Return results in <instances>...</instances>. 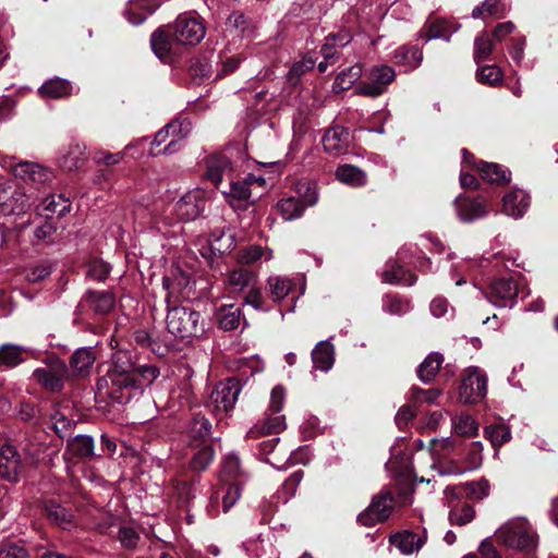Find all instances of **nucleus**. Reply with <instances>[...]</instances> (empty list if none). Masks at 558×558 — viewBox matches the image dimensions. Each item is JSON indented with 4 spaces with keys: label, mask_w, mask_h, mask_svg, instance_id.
<instances>
[{
    "label": "nucleus",
    "mask_w": 558,
    "mask_h": 558,
    "mask_svg": "<svg viewBox=\"0 0 558 558\" xmlns=\"http://www.w3.org/2000/svg\"><path fill=\"white\" fill-rule=\"evenodd\" d=\"M187 279L181 276L178 280L169 277L162 279V287L167 290V330L177 338H198L205 332V319L202 314L190 305H175L172 298L177 286L187 284Z\"/></svg>",
    "instance_id": "1"
},
{
    "label": "nucleus",
    "mask_w": 558,
    "mask_h": 558,
    "mask_svg": "<svg viewBox=\"0 0 558 558\" xmlns=\"http://www.w3.org/2000/svg\"><path fill=\"white\" fill-rule=\"evenodd\" d=\"M142 393V385L133 375L106 373L96 383V398L110 400L118 404H126Z\"/></svg>",
    "instance_id": "2"
},
{
    "label": "nucleus",
    "mask_w": 558,
    "mask_h": 558,
    "mask_svg": "<svg viewBox=\"0 0 558 558\" xmlns=\"http://www.w3.org/2000/svg\"><path fill=\"white\" fill-rule=\"evenodd\" d=\"M495 535L497 541L509 549L529 554L537 546V534L524 518L507 521Z\"/></svg>",
    "instance_id": "3"
},
{
    "label": "nucleus",
    "mask_w": 558,
    "mask_h": 558,
    "mask_svg": "<svg viewBox=\"0 0 558 558\" xmlns=\"http://www.w3.org/2000/svg\"><path fill=\"white\" fill-rule=\"evenodd\" d=\"M395 78L396 72L391 66L386 64L373 65L365 70L363 80L354 88V94L377 98L387 92L388 86Z\"/></svg>",
    "instance_id": "4"
},
{
    "label": "nucleus",
    "mask_w": 558,
    "mask_h": 558,
    "mask_svg": "<svg viewBox=\"0 0 558 558\" xmlns=\"http://www.w3.org/2000/svg\"><path fill=\"white\" fill-rule=\"evenodd\" d=\"M253 183L264 184L265 180L263 178H256L252 174H248L243 180H239L236 177H234L232 180L221 186L219 191L223 195L227 203L234 210H245L252 205L251 185Z\"/></svg>",
    "instance_id": "5"
},
{
    "label": "nucleus",
    "mask_w": 558,
    "mask_h": 558,
    "mask_svg": "<svg viewBox=\"0 0 558 558\" xmlns=\"http://www.w3.org/2000/svg\"><path fill=\"white\" fill-rule=\"evenodd\" d=\"M33 377L46 390L59 392L70 377V372L64 361L53 357L46 366L36 368Z\"/></svg>",
    "instance_id": "6"
},
{
    "label": "nucleus",
    "mask_w": 558,
    "mask_h": 558,
    "mask_svg": "<svg viewBox=\"0 0 558 558\" xmlns=\"http://www.w3.org/2000/svg\"><path fill=\"white\" fill-rule=\"evenodd\" d=\"M205 37V26L193 14H182L174 22L172 40L181 45H196Z\"/></svg>",
    "instance_id": "7"
},
{
    "label": "nucleus",
    "mask_w": 558,
    "mask_h": 558,
    "mask_svg": "<svg viewBox=\"0 0 558 558\" xmlns=\"http://www.w3.org/2000/svg\"><path fill=\"white\" fill-rule=\"evenodd\" d=\"M487 393V377L484 371L471 366L465 371L459 389V397L464 403H476Z\"/></svg>",
    "instance_id": "8"
},
{
    "label": "nucleus",
    "mask_w": 558,
    "mask_h": 558,
    "mask_svg": "<svg viewBox=\"0 0 558 558\" xmlns=\"http://www.w3.org/2000/svg\"><path fill=\"white\" fill-rule=\"evenodd\" d=\"M520 295V281L514 278L494 280L486 293L487 300L497 307H513Z\"/></svg>",
    "instance_id": "9"
},
{
    "label": "nucleus",
    "mask_w": 558,
    "mask_h": 558,
    "mask_svg": "<svg viewBox=\"0 0 558 558\" xmlns=\"http://www.w3.org/2000/svg\"><path fill=\"white\" fill-rule=\"evenodd\" d=\"M395 506V499L390 492L383 490L375 496L363 512L357 517V521L365 526H373L389 518Z\"/></svg>",
    "instance_id": "10"
},
{
    "label": "nucleus",
    "mask_w": 558,
    "mask_h": 558,
    "mask_svg": "<svg viewBox=\"0 0 558 558\" xmlns=\"http://www.w3.org/2000/svg\"><path fill=\"white\" fill-rule=\"evenodd\" d=\"M206 198L202 190H192L185 193L172 207L171 211L178 221H192L205 210Z\"/></svg>",
    "instance_id": "11"
},
{
    "label": "nucleus",
    "mask_w": 558,
    "mask_h": 558,
    "mask_svg": "<svg viewBox=\"0 0 558 558\" xmlns=\"http://www.w3.org/2000/svg\"><path fill=\"white\" fill-rule=\"evenodd\" d=\"M13 174L26 184L39 190L50 183L54 172L37 162L20 161L12 167Z\"/></svg>",
    "instance_id": "12"
},
{
    "label": "nucleus",
    "mask_w": 558,
    "mask_h": 558,
    "mask_svg": "<svg viewBox=\"0 0 558 558\" xmlns=\"http://www.w3.org/2000/svg\"><path fill=\"white\" fill-rule=\"evenodd\" d=\"M411 250V247L401 248L397 253L395 260L390 259L386 263V268L381 275L384 282L409 287L414 284L416 277L404 268V265L408 264L407 259L409 258Z\"/></svg>",
    "instance_id": "13"
},
{
    "label": "nucleus",
    "mask_w": 558,
    "mask_h": 558,
    "mask_svg": "<svg viewBox=\"0 0 558 558\" xmlns=\"http://www.w3.org/2000/svg\"><path fill=\"white\" fill-rule=\"evenodd\" d=\"M243 481L236 480L234 482H221L218 489L210 496L207 511L209 515L216 517L218 514V506L221 499L223 512H228L239 500L241 496V485Z\"/></svg>",
    "instance_id": "14"
},
{
    "label": "nucleus",
    "mask_w": 558,
    "mask_h": 558,
    "mask_svg": "<svg viewBox=\"0 0 558 558\" xmlns=\"http://www.w3.org/2000/svg\"><path fill=\"white\" fill-rule=\"evenodd\" d=\"M31 207V197L21 187H5L0 183V215H22Z\"/></svg>",
    "instance_id": "15"
},
{
    "label": "nucleus",
    "mask_w": 558,
    "mask_h": 558,
    "mask_svg": "<svg viewBox=\"0 0 558 558\" xmlns=\"http://www.w3.org/2000/svg\"><path fill=\"white\" fill-rule=\"evenodd\" d=\"M241 392V384L236 378H228L219 383L210 395L211 403L218 412H228L233 409Z\"/></svg>",
    "instance_id": "16"
},
{
    "label": "nucleus",
    "mask_w": 558,
    "mask_h": 558,
    "mask_svg": "<svg viewBox=\"0 0 558 558\" xmlns=\"http://www.w3.org/2000/svg\"><path fill=\"white\" fill-rule=\"evenodd\" d=\"M302 187H305L306 190L302 201L295 197H288L278 202L277 208L284 220H294L300 218L305 207L313 206L317 203L318 195L315 187L307 184H303Z\"/></svg>",
    "instance_id": "17"
},
{
    "label": "nucleus",
    "mask_w": 558,
    "mask_h": 558,
    "mask_svg": "<svg viewBox=\"0 0 558 558\" xmlns=\"http://www.w3.org/2000/svg\"><path fill=\"white\" fill-rule=\"evenodd\" d=\"M24 470L25 466L17 449L13 445H3L0 448V476L10 483H16Z\"/></svg>",
    "instance_id": "18"
},
{
    "label": "nucleus",
    "mask_w": 558,
    "mask_h": 558,
    "mask_svg": "<svg viewBox=\"0 0 558 558\" xmlns=\"http://www.w3.org/2000/svg\"><path fill=\"white\" fill-rule=\"evenodd\" d=\"M454 206L459 219L463 222H473L486 217L489 213L487 199L483 196L464 197L458 196Z\"/></svg>",
    "instance_id": "19"
},
{
    "label": "nucleus",
    "mask_w": 558,
    "mask_h": 558,
    "mask_svg": "<svg viewBox=\"0 0 558 558\" xmlns=\"http://www.w3.org/2000/svg\"><path fill=\"white\" fill-rule=\"evenodd\" d=\"M206 178L219 190L235 177L230 159L223 154H215L207 159Z\"/></svg>",
    "instance_id": "20"
},
{
    "label": "nucleus",
    "mask_w": 558,
    "mask_h": 558,
    "mask_svg": "<svg viewBox=\"0 0 558 558\" xmlns=\"http://www.w3.org/2000/svg\"><path fill=\"white\" fill-rule=\"evenodd\" d=\"M168 130H170V142L162 148V150H149L150 156L158 155H170L181 148L180 142L185 138L191 130L192 124L187 119H174L168 123Z\"/></svg>",
    "instance_id": "21"
},
{
    "label": "nucleus",
    "mask_w": 558,
    "mask_h": 558,
    "mask_svg": "<svg viewBox=\"0 0 558 558\" xmlns=\"http://www.w3.org/2000/svg\"><path fill=\"white\" fill-rule=\"evenodd\" d=\"M530 206L529 194L520 189H514L502 198V213L514 219L523 217Z\"/></svg>",
    "instance_id": "22"
},
{
    "label": "nucleus",
    "mask_w": 558,
    "mask_h": 558,
    "mask_svg": "<svg viewBox=\"0 0 558 558\" xmlns=\"http://www.w3.org/2000/svg\"><path fill=\"white\" fill-rule=\"evenodd\" d=\"M462 488L458 487H447L445 490V494L449 500L450 506V512H449V520L451 524L454 525H465L466 523L471 522L474 519L475 512L471 505L463 504L461 507H457L452 504L453 497H457L459 494H461Z\"/></svg>",
    "instance_id": "23"
},
{
    "label": "nucleus",
    "mask_w": 558,
    "mask_h": 558,
    "mask_svg": "<svg viewBox=\"0 0 558 558\" xmlns=\"http://www.w3.org/2000/svg\"><path fill=\"white\" fill-rule=\"evenodd\" d=\"M350 141V133L347 129L335 126L325 133L323 146L327 153L338 155L347 151Z\"/></svg>",
    "instance_id": "24"
},
{
    "label": "nucleus",
    "mask_w": 558,
    "mask_h": 558,
    "mask_svg": "<svg viewBox=\"0 0 558 558\" xmlns=\"http://www.w3.org/2000/svg\"><path fill=\"white\" fill-rule=\"evenodd\" d=\"M159 4V0H130L123 14L131 24L140 25Z\"/></svg>",
    "instance_id": "25"
},
{
    "label": "nucleus",
    "mask_w": 558,
    "mask_h": 558,
    "mask_svg": "<svg viewBox=\"0 0 558 558\" xmlns=\"http://www.w3.org/2000/svg\"><path fill=\"white\" fill-rule=\"evenodd\" d=\"M389 541L402 554L411 555L423 547L426 542V535L425 531H423L422 535L411 531H403L391 535Z\"/></svg>",
    "instance_id": "26"
},
{
    "label": "nucleus",
    "mask_w": 558,
    "mask_h": 558,
    "mask_svg": "<svg viewBox=\"0 0 558 558\" xmlns=\"http://www.w3.org/2000/svg\"><path fill=\"white\" fill-rule=\"evenodd\" d=\"M391 59L396 65L403 66L404 71H411L421 64L423 53L415 46H400L393 51Z\"/></svg>",
    "instance_id": "27"
},
{
    "label": "nucleus",
    "mask_w": 558,
    "mask_h": 558,
    "mask_svg": "<svg viewBox=\"0 0 558 558\" xmlns=\"http://www.w3.org/2000/svg\"><path fill=\"white\" fill-rule=\"evenodd\" d=\"M96 355L92 348L77 349L70 359V366L74 375L85 377L92 372Z\"/></svg>",
    "instance_id": "28"
},
{
    "label": "nucleus",
    "mask_w": 558,
    "mask_h": 558,
    "mask_svg": "<svg viewBox=\"0 0 558 558\" xmlns=\"http://www.w3.org/2000/svg\"><path fill=\"white\" fill-rule=\"evenodd\" d=\"M312 362L315 369L328 372L335 363V349L328 340L320 341L312 351Z\"/></svg>",
    "instance_id": "29"
},
{
    "label": "nucleus",
    "mask_w": 558,
    "mask_h": 558,
    "mask_svg": "<svg viewBox=\"0 0 558 558\" xmlns=\"http://www.w3.org/2000/svg\"><path fill=\"white\" fill-rule=\"evenodd\" d=\"M85 160V147L80 144H71L62 150L58 162L62 170L70 172L77 170Z\"/></svg>",
    "instance_id": "30"
},
{
    "label": "nucleus",
    "mask_w": 558,
    "mask_h": 558,
    "mask_svg": "<svg viewBox=\"0 0 558 558\" xmlns=\"http://www.w3.org/2000/svg\"><path fill=\"white\" fill-rule=\"evenodd\" d=\"M22 449L26 461L32 465H37L44 460L47 445L40 439V435H27L23 441Z\"/></svg>",
    "instance_id": "31"
},
{
    "label": "nucleus",
    "mask_w": 558,
    "mask_h": 558,
    "mask_svg": "<svg viewBox=\"0 0 558 558\" xmlns=\"http://www.w3.org/2000/svg\"><path fill=\"white\" fill-rule=\"evenodd\" d=\"M257 283V277L253 271L246 269H234L229 272L227 287L230 292L240 293L251 286Z\"/></svg>",
    "instance_id": "32"
},
{
    "label": "nucleus",
    "mask_w": 558,
    "mask_h": 558,
    "mask_svg": "<svg viewBox=\"0 0 558 558\" xmlns=\"http://www.w3.org/2000/svg\"><path fill=\"white\" fill-rule=\"evenodd\" d=\"M459 25L446 20H435L426 24L425 40L445 39L449 41L450 36L457 32Z\"/></svg>",
    "instance_id": "33"
},
{
    "label": "nucleus",
    "mask_w": 558,
    "mask_h": 558,
    "mask_svg": "<svg viewBox=\"0 0 558 558\" xmlns=\"http://www.w3.org/2000/svg\"><path fill=\"white\" fill-rule=\"evenodd\" d=\"M38 93L41 97L45 98H63L72 93V85L68 80L56 77L44 83Z\"/></svg>",
    "instance_id": "34"
},
{
    "label": "nucleus",
    "mask_w": 558,
    "mask_h": 558,
    "mask_svg": "<svg viewBox=\"0 0 558 558\" xmlns=\"http://www.w3.org/2000/svg\"><path fill=\"white\" fill-rule=\"evenodd\" d=\"M481 178L489 183L505 184L510 181V171L498 163L477 162Z\"/></svg>",
    "instance_id": "35"
},
{
    "label": "nucleus",
    "mask_w": 558,
    "mask_h": 558,
    "mask_svg": "<svg viewBox=\"0 0 558 558\" xmlns=\"http://www.w3.org/2000/svg\"><path fill=\"white\" fill-rule=\"evenodd\" d=\"M293 287V281L287 277L270 276L267 279L268 294L274 302L283 300L287 295H289Z\"/></svg>",
    "instance_id": "36"
},
{
    "label": "nucleus",
    "mask_w": 558,
    "mask_h": 558,
    "mask_svg": "<svg viewBox=\"0 0 558 558\" xmlns=\"http://www.w3.org/2000/svg\"><path fill=\"white\" fill-rule=\"evenodd\" d=\"M363 68L360 63H355L348 69L341 71L332 85L336 93L348 90L351 88L362 76Z\"/></svg>",
    "instance_id": "37"
},
{
    "label": "nucleus",
    "mask_w": 558,
    "mask_h": 558,
    "mask_svg": "<svg viewBox=\"0 0 558 558\" xmlns=\"http://www.w3.org/2000/svg\"><path fill=\"white\" fill-rule=\"evenodd\" d=\"M85 300L97 314H107L114 305V298L108 291H88Z\"/></svg>",
    "instance_id": "38"
},
{
    "label": "nucleus",
    "mask_w": 558,
    "mask_h": 558,
    "mask_svg": "<svg viewBox=\"0 0 558 558\" xmlns=\"http://www.w3.org/2000/svg\"><path fill=\"white\" fill-rule=\"evenodd\" d=\"M337 179L352 187H359L366 184V174L360 168L352 165H343L336 170Z\"/></svg>",
    "instance_id": "39"
},
{
    "label": "nucleus",
    "mask_w": 558,
    "mask_h": 558,
    "mask_svg": "<svg viewBox=\"0 0 558 558\" xmlns=\"http://www.w3.org/2000/svg\"><path fill=\"white\" fill-rule=\"evenodd\" d=\"M135 367L129 351L117 350L111 356V365L107 373L133 375Z\"/></svg>",
    "instance_id": "40"
},
{
    "label": "nucleus",
    "mask_w": 558,
    "mask_h": 558,
    "mask_svg": "<svg viewBox=\"0 0 558 558\" xmlns=\"http://www.w3.org/2000/svg\"><path fill=\"white\" fill-rule=\"evenodd\" d=\"M41 206L47 217L50 215L62 217L70 211L71 202L62 194H51L43 201Z\"/></svg>",
    "instance_id": "41"
},
{
    "label": "nucleus",
    "mask_w": 558,
    "mask_h": 558,
    "mask_svg": "<svg viewBox=\"0 0 558 558\" xmlns=\"http://www.w3.org/2000/svg\"><path fill=\"white\" fill-rule=\"evenodd\" d=\"M68 446L71 452L81 459H90L95 456V442L92 436L76 435Z\"/></svg>",
    "instance_id": "42"
},
{
    "label": "nucleus",
    "mask_w": 558,
    "mask_h": 558,
    "mask_svg": "<svg viewBox=\"0 0 558 558\" xmlns=\"http://www.w3.org/2000/svg\"><path fill=\"white\" fill-rule=\"evenodd\" d=\"M46 514L51 523L64 530H68L72 526L73 514L70 510H68L61 505H58L56 502L48 504L46 507Z\"/></svg>",
    "instance_id": "43"
},
{
    "label": "nucleus",
    "mask_w": 558,
    "mask_h": 558,
    "mask_svg": "<svg viewBox=\"0 0 558 558\" xmlns=\"http://www.w3.org/2000/svg\"><path fill=\"white\" fill-rule=\"evenodd\" d=\"M442 361V355L439 353L427 355L417 369L420 379L425 384L430 383L440 369Z\"/></svg>",
    "instance_id": "44"
},
{
    "label": "nucleus",
    "mask_w": 558,
    "mask_h": 558,
    "mask_svg": "<svg viewBox=\"0 0 558 558\" xmlns=\"http://www.w3.org/2000/svg\"><path fill=\"white\" fill-rule=\"evenodd\" d=\"M217 318L221 329L233 330L240 325V308L234 305L222 306L217 313Z\"/></svg>",
    "instance_id": "45"
},
{
    "label": "nucleus",
    "mask_w": 558,
    "mask_h": 558,
    "mask_svg": "<svg viewBox=\"0 0 558 558\" xmlns=\"http://www.w3.org/2000/svg\"><path fill=\"white\" fill-rule=\"evenodd\" d=\"M25 350L22 347L5 343L0 347V368L4 367H14L19 365L22 361V353Z\"/></svg>",
    "instance_id": "46"
},
{
    "label": "nucleus",
    "mask_w": 558,
    "mask_h": 558,
    "mask_svg": "<svg viewBox=\"0 0 558 558\" xmlns=\"http://www.w3.org/2000/svg\"><path fill=\"white\" fill-rule=\"evenodd\" d=\"M272 257L270 251H264L260 245H250L242 248L238 254V262L242 265H251L264 258L269 260Z\"/></svg>",
    "instance_id": "47"
},
{
    "label": "nucleus",
    "mask_w": 558,
    "mask_h": 558,
    "mask_svg": "<svg viewBox=\"0 0 558 558\" xmlns=\"http://www.w3.org/2000/svg\"><path fill=\"white\" fill-rule=\"evenodd\" d=\"M240 466V459L236 454H228L223 460L222 471L220 475L221 482L243 481Z\"/></svg>",
    "instance_id": "48"
},
{
    "label": "nucleus",
    "mask_w": 558,
    "mask_h": 558,
    "mask_svg": "<svg viewBox=\"0 0 558 558\" xmlns=\"http://www.w3.org/2000/svg\"><path fill=\"white\" fill-rule=\"evenodd\" d=\"M462 154H463V169L460 174V184L462 187L476 189L478 185L476 178L473 174L465 171L464 169L465 168H471V169L477 168L478 169V165H477L474 156L471 155L470 153H468L466 149H462Z\"/></svg>",
    "instance_id": "49"
},
{
    "label": "nucleus",
    "mask_w": 558,
    "mask_h": 558,
    "mask_svg": "<svg viewBox=\"0 0 558 558\" xmlns=\"http://www.w3.org/2000/svg\"><path fill=\"white\" fill-rule=\"evenodd\" d=\"M150 46L154 53L160 59L166 60L171 51V41L162 31H156L150 38Z\"/></svg>",
    "instance_id": "50"
},
{
    "label": "nucleus",
    "mask_w": 558,
    "mask_h": 558,
    "mask_svg": "<svg viewBox=\"0 0 558 558\" xmlns=\"http://www.w3.org/2000/svg\"><path fill=\"white\" fill-rule=\"evenodd\" d=\"M211 430L210 422L202 415H195L189 425V434L194 440H204Z\"/></svg>",
    "instance_id": "51"
},
{
    "label": "nucleus",
    "mask_w": 558,
    "mask_h": 558,
    "mask_svg": "<svg viewBox=\"0 0 558 558\" xmlns=\"http://www.w3.org/2000/svg\"><path fill=\"white\" fill-rule=\"evenodd\" d=\"M208 243L214 253L223 254L231 250L233 240L231 235L226 238L223 230L217 229L209 234Z\"/></svg>",
    "instance_id": "52"
},
{
    "label": "nucleus",
    "mask_w": 558,
    "mask_h": 558,
    "mask_svg": "<svg viewBox=\"0 0 558 558\" xmlns=\"http://www.w3.org/2000/svg\"><path fill=\"white\" fill-rule=\"evenodd\" d=\"M410 302L396 295H386L383 300V310L391 315H403L410 311Z\"/></svg>",
    "instance_id": "53"
},
{
    "label": "nucleus",
    "mask_w": 558,
    "mask_h": 558,
    "mask_svg": "<svg viewBox=\"0 0 558 558\" xmlns=\"http://www.w3.org/2000/svg\"><path fill=\"white\" fill-rule=\"evenodd\" d=\"M452 426L457 434L463 436H475L477 434V423L468 414H461L452 420Z\"/></svg>",
    "instance_id": "54"
},
{
    "label": "nucleus",
    "mask_w": 558,
    "mask_h": 558,
    "mask_svg": "<svg viewBox=\"0 0 558 558\" xmlns=\"http://www.w3.org/2000/svg\"><path fill=\"white\" fill-rule=\"evenodd\" d=\"M214 459V449L210 445H204L196 452H194L191 466L195 471L205 470Z\"/></svg>",
    "instance_id": "55"
},
{
    "label": "nucleus",
    "mask_w": 558,
    "mask_h": 558,
    "mask_svg": "<svg viewBox=\"0 0 558 558\" xmlns=\"http://www.w3.org/2000/svg\"><path fill=\"white\" fill-rule=\"evenodd\" d=\"M140 376V383L142 385V390L144 387L151 385L160 375V369L154 364H140L136 365L135 371L133 373Z\"/></svg>",
    "instance_id": "56"
},
{
    "label": "nucleus",
    "mask_w": 558,
    "mask_h": 558,
    "mask_svg": "<svg viewBox=\"0 0 558 558\" xmlns=\"http://www.w3.org/2000/svg\"><path fill=\"white\" fill-rule=\"evenodd\" d=\"M485 435L489 438L494 447L502 446L509 441L511 437L510 429L502 424L486 427Z\"/></svg>",
    "instance_id": "57"
},
{
    "label": "nucleus",
    "mask_w": 558,
    "mask_h": 558,
    "mask_svg": "<svg viewBox=\"0 0 558 558\" xmlns=\"http://www.w3.org/2000/svg\"><path fill=\"white\" fill-rule=\"evenodd\" d=\"M51 423L52 428L61 438L65 437L74 425V421L72 418L58 410L51 415Z\"/></svg>",
    "instance_id": "58"
},
{
    "label": "nucleus",
    "mask_w": 558,
    "mask_h": 558,
    "mask_svg": "<svg viewBox=\"0 0 558 558\" xmlns=\"http://www.w3.org/2000/svg\"><path fill=\"white\" fill-rule=\"evenodd\" d=\"M315 63L316 60L311 56H306L301 61L295 62L288 74L290 83L295 84L306 71L312 70L315 66Z\"/></svg>",
    "instance_id": "59"
},
{
    "label": "nucleus",
    "mask_w": 558,
    "mask_h": 558,
    "mask_svg": "<svg viewBox=\"0 0 558 558\" xmlns=\"http://www.w3.org/2000/svg\"><path fill=\"white\" fill-rule=\"evenodd\" d=\"M494 48L493 41L484 35L477 36L474 40V59L480 63L490 56Z\"/></svg>",
    "instance_id": "60"
},
{
    "label": "nucleus",
    "mask_w": 558,
    "mask_h": 558,
    "mask_svg": "<svg viewBox=\"0 0 558 558\" xmlns=\"http://www.w3.org/2000/svg\"><path fill=\"white\" fill-rule=\"evenodd\" d=\"M320 54L323 60L318 62L317 68L319 72L327 71L329 65H332L338 60L337 48L335 44H330L326 40V43L320 47Z\"/></svg>",
    "instance_id": "61"
},
{
    "label": "nucleus",
    "mask_w": 558,
    "mask_h": 558,
    "mask_svg": "<svg viewBox=\"0 0 558 558\" xmlns=\"http://www.w3.org/2000/svg\"><path fill=\"white\" fill-rule=\"evenodd\" d=\"M110 267L108 264L100 259H92L87 264L86 276L90 279L102 281L109 275Z\"/></svg>",
    "instance_id": "62"
},
{
    "label": "nucleus",
    "mask_w": 558,
    "mask_h": 558,
    "mask_svg": "<svg viewBox=\"0 0 558 558\" xmlns=\"http://www.w3.org/2000/svg\"><path fill=\"white\" fill-rule=\"evenodd\" d=\"M134 341L137 345L147 348L157 355L163 354L162 347L146 330H136L134 332Z\"/></svg>",
    "instance_id": "63"
},
{
    "label": "nucleus",
    "mask_w": 558,
    "mask_h": 558,
    "mask_svg": "<svg viewBox=\"0 0 558 558\" xmlns=\"http://www.w3.org/2000/svg\"><path fill=\"white\" fill-rule=\"evenodd\" d=\"M477 78L481 83L495 86L501 82L502 72L496 65H485L477 74Z\"/></svg>",
    "instance_id": "64"
}]
</instances>
